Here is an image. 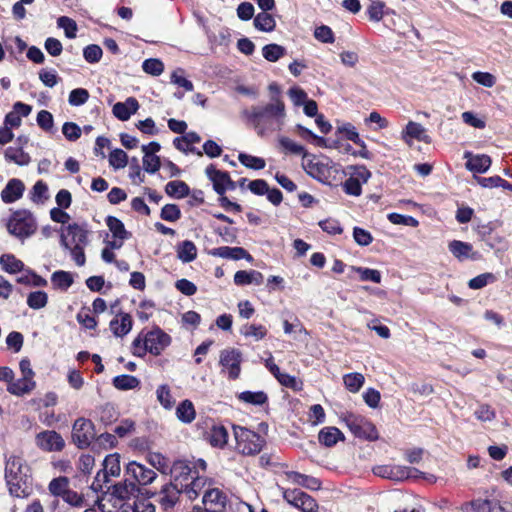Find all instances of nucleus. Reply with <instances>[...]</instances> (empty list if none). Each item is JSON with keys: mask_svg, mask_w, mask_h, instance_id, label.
Returning a JSON list of instances; mask_svg holds the SVG:
<instances>
[{"mask_svg": "<svg viewBox=\"0 0 512 512\" xmlns=\"http://www.w3.org/2000/svg\"><path fill=\"white\" fill-rule=\"evenodd\" d=\"M209 254L214 257H220L223 259H233V260L246 259L248 261L252 260V256L242 247H229V246L217 247V248L210 250Z\"/></svg>", "mask_w": 512, "mask_h": 512, "instance_id": "nucleus-23", "label": "nucleus"}, {"mask_svg": "<svg viewBox=\"0 0 512 512\" xmlns=\"http://www.w3.org/2000/svg\"><path fill=\"white\" fill-rule=\"evenodd\" d=\"M89 99V92L84 88L73 89L68 98V102L71 106H81L85 104Z\"/></svg>", "mask_w": 512, "mask_h": 512, "instance_id": "nucleus-63", "label": "nucleus"}, {"mask_svg": "<svg viewBox=\"0 0 512 512\" xmlns=\"http://www.w3.org/2000/svg\"><path fill=\"white\" fill-rule=\"evenodd\" d=\"M128 163V156L122 149H114L109 155V164L115 169H122Z\"/></svg>", "mask_w": 512, "mask_h": 512, "instance_id": "nucleus-56", "label": "nucleus"}, {"mask_svg": "<svg viewBox=\"0 0 512 512\" xmlns=\"http://www.w3.org/2000/svg\"><path fill=\"white\" fill-rule=\"evenodd\" d=\"M113 385L116 389L126 391V390H132L140 385V380L132 375H118L113 378Z\"/></svg>", "mask_w": 512, "mask_h": 512, "instance_id": "nucleus-43", "label": "nucleus"}, {"mask_svg": "<svg viewBox=\"0 0 512 512\" xmlns=\"http://www.w3.org/2000/svg\"><path fill=\"white\" fill-rule=\"evenodd\" d=\"M463 512H512V501L478 498L462 504Z\"/></svg>", "mask_w": 512, "mask_h": 512, "instance_id": "nucleus-8", "label": "nucleus"}, {"mask_svg": "<svg viewBox=\"0 0 512 512\" xmlns=\"http://www.w3.org/2000/svg\"><path fill=\"white\" fill-rule=\"evenodd\" d=\"M242 116L258 136L265 137L283 128L286 119L285 103L281 98L271 97L266 105L245 109Z\"/></svg>", "mask_w": 512, "mask_h": 512, "instance_id": "nucleus-1", "label": "nucleus"}, {"mask_svg": "<svg viewBox=\"0 0 512 512\" xmlns=\"http://www.w3.org/2000/svg\"><path fill=\"white\" fill-rule=\"evenodd\" d=\"M278 144L285 153H290L293 155H302V158H306L308 156V153L306 152L304 146L296 143L295 141L291 140L286 136H279Z\"/></svg>", "mask_w": 512, "mask_h": 512, "instance_id": "nucleus-40", "label": "nucleus"}, {"mask_svg": "<svg viewBox=\"0 0 512 512\" xmlns=\"http://www.w3.org/2000/svg\"><path fill=\"white\" fill-rule=\"evenodd\" d=\"M370 177L371 172L365 166L353 167L348 179L342 184L344 192L348 195L360 196L362 185L367 183Z\"/></svg>", "mask_w": 512, "mask_h": 512, "instance_id": "nucleus-13", "label": "nucleus"}, {"mask_svg": "<svg viewBox=\"0 0 512 512\" xmlns=\"http://www.w3.org/2000/svg\"><path fill=\"white\" fill-rule=\"evenodd\" d=\"M169 473L176 484L181 489L184 488L185 484L193 479L197 473L195 466L189 460H176L170 467Z\"/></svg>", "mask_w": 512, "mask_h": 512, "instance_id": "nucleus-14", "label": "nucleus"}, {"mask_svg": "<svg viewBox=\"0 0 512 512\" xmlns=\"http://www.w3.org/2000/svg\"><path fill=\"white\" fill-rule=\"evenodd\" d=\"M171 344V337L161 328L155 327L142 331L132 342V353L137 357H144L147 353L159 356Z\"/></svg>", "mask_w": 512, "mask_h": 512, "instance_id": "nucleus-4", "label": "nucleus"}, {"mask_svg": "<svg viewBox=\"0 0 512 512\" xmlns=\"http://www.w3.org/2000/svg\"><path fill=\"white\" fill-rule=\"evenodd\" d=\"M343 438L342 432L336 427H325L320 430L318 435L319 442L326 447L334 446Z\"/></svg>", "mask_w": 512, "mask_h": 512, "instance_id": "nucleus-34", "label": "nucleus"}, {"mask_svg": "<svg viewBox=\"0 0 512 512\" xmlns=\"http://www.w3.org/2000/svg\"><path fill=\"white\" fill-rule=\"evenodd\" d=\"M373 473L376 476L400 482L416 477L420 470L403 465L388 464L374 467Z\"/></svg>", "mask_w": 512, "mask_h": 512, "instance_id": "nucleus-10", "label": "nucleus"}, {"mask_svg": "<svg viewBox=\"0 0 512 512\" xmlns=\"http://www.w3.org/2000/svg\"><path fill=\"white\" fill-rule=\"evenodd\" d=\"M283 498L290 505L301 510L302 512H315L318 508L315 499L300 489L284 490Z\"/></svg>", "mask_w": 512, "mask_h": 512, "instance_id": "nucleus-15", "label": "nucleus"}, {"mask_svg": "<svg viewBox=\"0 0 512 512\" xmlns=\"http://www.w3.org/2000/svg\"><path fill=\"white\" fill-rule=\"evenodd\" d=\"M202 502L214 511H219L225 506L226 495L218 488L208 487L204 491Z\"/></svg>", "mask_w": 512, "mask_h": 512, "instance_id": "nucleus-26", "label": "nucleus"}, {"mask_svg": "<svg viewBox=\"0 0 512 512\" xmlns=\"http://www.w3.org/2000/svg\"><path fill=\"white\" fill-rule=\"evenodd\" d=\"M285 54L286 49L279 44L271 43L262 48V55L269 62H276Z\"/></svg>", "mask_w": 512, "mask_h": 512, "instance_id": "nucleus-47", "label": "nucleus"}, {"mask_svg": "<svg viewBox=\"0 0 512 512\" xmlns=\"http://www.w3.org/2000/svg\"><path fill=\"white\" fill-rule=\"evenodd\" d=\"M448 248L453 256L459 261H464L466 259L477 260L480 258V254L474 251L472 245L467 242L453 240L449 243Z\"/></svg>", "mask_w": 512, "mask_h": 512, "instance_id": "nucleus-21", "label": "nucleus"}, {"mask_svg": "<svg viewBox=\"0 0 512 512\" xmlns=\"http://www.w3.org/2000/svg\"><path fill=\"white\" fill-rule=\"evenodd\" d=\"M139 103L136 98L128 97L124 102H117L112 108L116 118L121 121H127L131 115L137 112Z\"/></svg>", "mask_w": 512, "mask_h": 512, "instance_id": "nucleus-24", "label": "nucleus"}, {"mask_svg": "<svg viewBox=\"0 0 512 512\" xmlns=\"http://www.w3.org/2000/svg\"><path fill=\"white\" fill-rule=\"evenodd\" d=\"M142 68L147 74L159 76L164 71V64L160 59L149 58L143 62Z\"/></svg>", "mask_w": 512, "mask_h": 512, "instance_id": "nucleus-60", "label": "nucleus"}, {"mask_svg": "<svg viewBox=\"0 0 512 512\" xmlns=\"http://www.w3.org/2000/svg\"><path fill=\"white\" fill-rule=\"evenodd\" d=\"M4 156L8 162H14L19 166L28 165L31 160L29 154L20 147H8Z\"/></svg>", "mask_w": 512, "mask_h": 512, "instance_id": "nucleus-37", "label": "nucleus"}, {"mask_svg": "<svg viewBox=\"0 0 512 512\" xmlns=\"http://www.w3.org/2000/svg\"><path fill=\"white\" fill-rule=\"evenodd\" d=\"M24 190L25 185L20 179H10L1 192V199L6 204L14 203L23 196Z\"/></svg>", "mask_w": 512, "mask_h": 512, "instance_id": "nucleus-22", "label": "nucleus"}, {"mask_svg": "<svg viewBox=\"0 0 512 512\" xmlns=\"http://www.w3.org/2000/svg\"><path fill=\"white\" fill-rule=\"evenodd\" d=\"M401 139L409 146H412V140L431 143V137L426 133V129L420 123L409 121L401 132Z\"/></svg>", "mask_w": 512, "mask_h": 512, "instance_id": "nucleus-20", "label": "nucleus"}, {"mask_svg": "<svg viewBox=\"0 0 512 512\" xmlns=\"http://www.w3.org/2000/svg\"><path fill=\"white\" fill-rule=\"evenodd\" d=\"M89 235L90 231L86 224L72 223L61 229L60 244L70 252L79 267L86 263L84 249L89 244Z\"/></svg>", "mask_w": 512, "mask_h": 512, "instance_id": "nucleus-3", "label": "nucleus"}, {"mask_svg": "<svg viewBox=\"0 0 512 512\" xmlns=\"http://www.w3.org/2000/svg\"><path fill=\"white\" fill-rule=\"evenodd\" d=\"M57 25L59 28L64 30L65 36L67 38L73 39L76 37L78 27L73 19L67 16H61L57 19Z\"/></svg>", "mask_w": 512, "mask_h": 512, "instance_id": "nucleus-55", "label": "nucleus"}, {"mask_svg": "<svg viewBox=\"0 0 512 512\" xmlns=\"http://www.w3.org/2000/svg\"><path fill=\"white\" fill-rule=\"evenodd\" d=\"M238 399L244 403L261 406L268 401V396L263 391H244L238 395Z\"/></svg>", "mask_w": 512, "mask_h": 512, "instance_id": "nucleus-46", "label": "nucleus"}, {"mask_svg": "<svg viewBox=\"0 0 512 512\" xmlns=\"http://www.w3.org/2000/svg\"><path fill=\"white\" fill-rule=\"evenodd\" d=\"M342 420L355 437L369 441L378 439V432L375 425L365 417L353 413H346L343 415Z\"/></svg>", "mask_w": 512, "mask_h": 512, "instance_id": "nucleus-7", "label": "nucleus"}, {"mask_svg": "<svg viewBox=\"0 0 512 512\" xmlns=\"http://www.w3.org/2000/svg\"><path fill=\"white\" fill-rule=\"evenodd\" d=\"M51 283L55 289L67 291L74 283L73 275L64 270H58L52 273Z\"/></svg>", "mask_w": 512, "mask_h": 512, "instance_id": "nucleus-35", "label": "nucleus"}, {"mask_svg": "<svg viewBox=\"0 0 512 512\" xmlns=\"http://www.w3.org/2000/svg\"><path fill=\"white\" fill-rule=\"evenodd\" d=\"M177 257L183 263H189L196 259L197 257V248L196 245L190 241L185 240L177 245L176 248Z\"/></svg>", "mask_w": 512, "mask_h": 512, "instance_id": "nucleus-33", "label": "nucleus"}, {"mask_svg": "<svg viewBox=\"0 0 512 512\" xmlns=\"http://www.w3.org/2000/svg\"><path fill=\"white\" fill-rule=\"evenodd\" d=\"M345 388L351 393H357L365 383V377L358 372L348 373L343 376Z\"/></svg>", "mask_w": 512, "mask_h": 512, "instance_id": "nucleus-42", "label": "nucleus"}, {"mask_svg": "<svg viewBox=\"0 0 512 512\" xmlns=\"http://www.w3.org/2000/svg\"><path fill=\"white\" fill-rule=\"evenodd\" d=\"M384 8L385 3L379 0L371 1L368 9L367 14L371 21L379 22L384 17Z\"/></svg>", "mask_w": 512, "mask_h": 512, "instance_id": "nucleus-59", "label": "nucleus"}, {"mask_svg": "<svg viewBox=\"0 0 512 512\" xmlns=\"http://www.w3.org/2000/svg\"><path fill=\"white\" fill-rule=\"evenodd\" d=\"M239 162L247 168L261 170L265 168L266 162L263 158L252 156L245 153L238 155Z\"/></svg>", "mask_w": 512, "mask_h": 512, "instance_id": "nucleus-52", "label": "nucleus"}, {"mask_svg": "<svg viewBox=\"0 0 512 512\" xmlns=\"http://www.w3.org/2000/svg\"><path fill=\"white\" fill-rule=\"evenodd\" d=\"M132 318L128 313H121L110 321V329L114 336L123 337L132 329Z\"/></svg>", "mask_w": 512, "mask_h": 512, "instance_id": "nucleus-27", "label": "nucleus"}, {"mask_svg": "<svg viewBox=\"0 0 512 512\" xmlns=\"http://www.w3.org/2000/svg\"><path fill=\"white\" fill-rule=\"evenodd\" d=\"M181 493H183V490L171 482L162 486L156 494V501L164 510H168L178 502Z\"/></svg>", "mask_w": 512, "mask_h": 512, "instance_id": "nucleus-19", "label": "nucleus"}, {"mask_svg": "<svg viewBox=\"0 0 512 512\" xmlns=\"http://www.w3.org/2000/svg\"><path fill=\"white\" fill-rule=\"evenodd\" d=\"M156 396L159 403L165 409H171L174 406V399L168 385L162 384L156 390Z\"/></svg>", "mask_w": 512, "mask_h": 512, "instance_id": "nucleus-51", "label": "nucleus"}, {"mask_svg": "<svg viewBox=\"0 0 512 512\" xmlns=\"http://www.w3.org/2000/svg\"><path fill=\"white\" fill-rule=\"evenodd\" d=\"M160 217L169 222H175L181 218V211L176 204H166L161 209Z\"/></svg>", "mask_w": 512, "mask_h": 512, "instance_id": "nucleus-64", "label": "nucleus"}, {"mask_svg": "<svg viewBox=\"0 0 512 512\" xmlns=\"http://www.w3.org/2000/svg\"><path fill=\"white\" fill-rule=\"evenodd\" d=\"M254 26L256 29L263 32H271L275 29L276 22L273 16L267 11L258 13L254 18Z\"/></svg>", "mask_w": 512, "mask_h": 512, "instance_id": "nucleus-44", "label": "nucleus"}, {"mask_svg": "<svg viewBox=\"0 0 512 512\" xmlns=\"http://www.w3.org/2000/svg\"><path fill=\"white\" fill-rule=\"evenodd\" d=\"M36 445L47 452L61 451L65 446L62 436L54 430H46L38 433L35 438Z\"/></svg>", "mask_w": 512, "mask_h": 512, "instance_id": "nucleus-18", "label": "nucleus"}, {"mask_svg": "<svg viewBox=\"0 0 512 512\" xmlns=\"http://www.w3.org/2000/svg\"><path fill=\"white\" fill-rule=\"evenodd\" d=\"M36 387L34 379L28 377H21L17 380H13L10 385L7 386V391L15 396H23L30 393Z\"/></svg>", "mask_w": 512, "mask_h": 512, "instance_id": "nucleus-30", "label": "nucleus"}, {"mask_svg": "<svg viewBox=\"0 0 512 512\" xmlns=\"http://www.w3.org/2000/svg\"><path fill=\"white\" fill-rule=\"evenodd\" d=\"M228 441V432L223 426H215L210 432V443L215 447H223Z\"/></svg>", "mask_w": 512, "mask_h": 512, "instance_id": "nucleus-53", "label": "nucleus"}, {"mask_svg": "<svg viewBox=\"0 0 512 512\" xmlns=\"http://www.w3.org/2000/svg\"><path fill=\"white\" fill-rule=\"evenodd\" d=\"M495 281L496 276L493 273L487 272L470 279L468 282V287L473 290H478L488 284L494 283Z\"/></svg>", "mask_w": 512, "mask_h": 512, "instance_id": "nucleus-54", "label": "nucleus"}, {"mask_svg": "<svg viewBox=\"0 0 512 512\" xmlns=\"http://www.w3.org/2000/svg\"><path fill=\"white\" fill-rule=\"evenodd\" d=\"M330 163L327 158L319 159L313 155L308 154L306 158H303L302 167L305 172L313 177L314 179L325 182L330 176Z\"/></svg>", "mask_w": 512, "mask_h": 512, "instance_id": "nucleus-12", "label": "nucleus"}, {"mask_svg": "<svg viewBox=\"0 0 512 512\" xmlns=\"http://www.w3.org/2000/svg\"><path fill=\"white\" fill-rule=\"evenodd\" d=\"M30 194L34 203H44L48 199V186L41 180L37 181Z\"/></svg>", "mask_w": 512, "mask_h": 512, "instance_id": "nucleus-57", "label": "nucleus"}, {"mask_svg": "<svg viewBox=\"0 0 512 512\" xmlns=\"http://www.w3.org/2000/svg\"><path fill=\"white\" fill-rule=\"evenodd\" d=\"M287 477L292 483L303 486L310 490H318L321 487V482L317 478L304 475L299 472H288Z\"/></svg>", "mask_w": 512, "mask_h": 512, "instance_id": "nucleus-32", "label": "nucleus"}, {"mask_svg": "<svg viewBox=\"0 0 512 512\" xmlns=\"http://www.w3.org/2000/svg\"><path fill=\"white\" fill-rule=\"evenodd\" d=\"M263 280V274L257 270H239L234 274V283L237 286L261 285Z\"/></svg>", "mask_w": 512, "mask_h": 512, "instance_id": "nucleus-28", "label": "nucleus"}, {"mask_svg": "<svg viewBox=\"0 0 512 512\" xmlns=\"http://www.w3.org/2000/svg\"><path fill=\"white\" fill-rule=\"evenodd\" d=\"M94 424L86 418H78L72 427V440L78 448L88 447L95 438Z\"/></svg>", "mask_w": 512, "mask_h": 512, "instance_id": "nucleus-11", "label": "nucleus"}, {"mask_svg": "<svg viewBox=\"0 0 512 512\" xmlns=\"http://www.w3.org/2000/svg\"><path fill=\"white\" fill-rule=\"evenodd\" d=\"M24 274L17 278V282L27 286L46 287L48 281L31 269H24Z\"/></svg>", "mask_w": 512, "mask_h": 512, "instance_id": "nucleus-39", "label": "nucleus"}, {"mask_svg": "<svg viewBox=\"0 0 512 512\" xmlns=\"http://www.w3.org/2000/svg\"><path fill=\"white\" fill-rule=\"evenodd\" d=\"M48 303V295L45 291H33L27 296V305L34 310L44 308Z\"/></svg>", "mask_w": 512, "mask_h": 512, "instance_id": "nucleus-48", "label": "nucleus"}, {"mask_svg": "<svg viewBox=\"0 0 512 512\" xmlns=\"http://www.w3.org/2000/svg\"><path fill=\"white\" fill-rule=\"evenodd\" d=\"M106 475L109 477H117L120 475L121 466H120V456L117 453L110 454L105 457L103 461V469Z\"/></svg>", "mask_w": 512, "mask_h": 512, "instance_id": "nucleus-45", "label": "nucleus"}, {"mask_svg": "<svg viewBox=\"0 0 512 512\" xmlns=\"http://www.w3.org/2000/svg\"><path fill=\"white\" fill-rule=\"evenodd\" d=\"M106 225L111 231L113 238H128L129 233L126 231L123 222L114 216L106 218Z\"/></svg>", "mask_w": 512, "mask_h": 512, "instance_id": "nucleus-49", "label": "nucleus"}, {"mask_svg": "<svg viewBox=\"0 0 512 512\" xmlns=\"http://www.w3.org/2000/svg\"><path fill=\"white\" fill-rule=\"evenodd\" d=\"M241 334L245 337H252L256 341L262 340L267 335V329L263 325L247 324L241 328Z\"/></svg>", "mask_w": 512, "mask_h": 512, "instance_id": "nucleus-50", "label": "nucleus"}, {"mask_svg": "<svg viewBox=\"0 0 512 512\" xmlns=\"http://www.w3.org/2000/svg\"><path fill=\"white\" fill-rule=\"evenodd\" d=\"M233 433L236 441L235 449L243 455L252 456L260 453L265 444L263 437L245 427L234 425Z\"/></svg>", "mask_w": 512, "mask_h": 512, "instance_id": "nucleus-6", "label": "nucleus"}, {"mask_svg": "<svg viewBox=\"0 0 512 512\" xmlns=\"http://www.w3.org/2000/svg\"><path fill=\"white\" fill-rule=\"evenodd\" d=\"M242 353L235 348L224 349L220 352L219 364L222 367L221 373L228 379L236 380L241 373Z\"/></svg>", "mask_w": 512, "mask_h": 512, "instance_id": "nucleus-9", "label": "nucleus"}, {"mask_svg": "<svg viewBox=\"0 0 512 512\" xmlns=\"http://www.w3.org/2000/svg\"><path fill=\"white\" fill-rule=\"evenodd\" d=\"M148 462L161 473H168L170 470V465L166 457H164L160 453H150L148 455Z\"/></svg>", "mask_w": 512, "mask_h": 512, "instance_id": "nucleus-58", "label": "nucleus"}, {"mask_svg": "<svg viewBox=\"0 0 512 512\" xmlns=\"http://www.w3.org/2000/svg\"><path fill=\"white\" fill-rule=\"evenodd\" d=\"M205 172L208 179L213 183V189L217 194L223 195L227 190L236 188V183L232 181L230 175L225 171L216 169L213 164L207 166Z\"/></svg>", "mask_w": 512, "mask_h": 512, "instance_id": "nucleus-17", "label": "nucleus"}, {"mask_svg": "<svg viewBox=\"0 0 512 512\" xmlns=\"http://www.w3.org/2000/svg\"><path fill=\"white\" fill-rule=\"evenodd\" d=\"M479 183L481 186L486 188L502 187L504 189L512 191V184L502 179L500 176L480 178Z\"/></svg>", "mask_w": 512, "mask_h": 512, "instance_id": "nucleus-61", "label": "nucleus"}, {"mask_svg": "<svg viewBox=\"0 0 512 512\" xmlns=\"http://www.w3.org/2000/svg\"><path fill=\"white\" fill-rule=\"evenodd\" d=\"M103 55L99 45L90 44L83 49V57L88 63H98Z\"/></svg>", "mask_w": 512, "mask_h": 512, "instance_id": "nucleus-62", "label": "nucleus"}, {"mask_svg": "<svg viewBox=\"0 0 512 512\" xmlns=\"http://www.w3.org/2000/svg\"><path fill=\"white\" fill-rule=\"evenodd\" d=\"M6 226L8 232L22 242L31 237L37 230L36 219L28 210L13 212Z\"/></svg>", "mask_w": 512, "mask_h": 512, "instance_id": "nucleus-5", "label": "nucleus"}, {"mask_svg": "<svg viewBox=\"0 0 512 512\" xmlns=\"http://www.w3.org/2000/svg\"><path fill=\"white\" fill-rule=\"evenodd\" d=\"M137 491L135 483L126 476L124 481L112 486L111 495L118 500L124 501L130 499Z\"/></svg>", "mask_w": 512, "mask_h": 512, "instance_id": "nucleus-29", "label": "nucleus"}, {"mask_svg": "<svg viewBox=\"0 0 512 512\" xmlns=\"http://www.w3.org/2000/svg\"><path fill=\"white\" fill-rule=\"evenodd\" d=\"M464 158L467 159L466 168L474 173H485L491 166V158L485 154L473 156L471 152H465Z\"/></svg>", "mask_w": 512, "mask_h": 512, "instance_id": "nucleus-25", "label": "nucleus"}, {"mask_svg": "<svg viewBox=\"0 0 512 512\" xmlns=\"http://www.w3.org/2000/svg\"><path fill=\"white\" fill-rule=\"evenodd\" d=\"M206 486L207 479L197 473L193 479L185 484L182 490L190 500H194L200 495L201 492H204L207 489Z\"/></svg>", "mask_w": 512, "mask_h": 512, "instance_id": "nucleus-31", "label": "nucleus"}, {"mask_svg": "<svg viewBox=\"0 0 512 512\" xmlns=\"http://www.w3.org/2000/svg\"><path fill=\"white\" fill-rule=\"evenodd\" d=\"M176 416L183 423H191L196 417L193 403L188 399L183 400L176 408Z\"/></svg>", "mask_w": 512, "mask_h": 512, "instance_id": "nucleus-41", "label": "nucleus"}, {"mask_svg": "<svg viewBox=\"0 0 512 512\" xmlns=\"http://www.w3.org/2000/svg\"><path fill=\"white\" fill-rule=\"evenodd\" d=\"M167 195L173 198L181 199L189 195V186L181 180L170 181L165 186Z\"/></svg>", "mask_w": 512, "mask_h": 512, "instance_id": "nucleus-38", "label": "nucleus"}, {"mask_svg": "<svg viewBox=\"0 0 512 512\" xmlns=\"http://www.w3.org/2000/svg\"><path fill=\"white\" fill-rule=\"evenodd\" d=\"M0 265L1 268L10 274H16L18 272L24 271V263L17 259L13 254H3L0 256Z\"/></svg>", "mask_w": 512, "mask_h": 512, "instance_id": "nucleus-36", "label": "nucleus"}, {"mask_svg": "<svg viewBox=\"0 0 512 512\" xmlns=\"http://www.w3.org/2000/svg\"><path fill=\"white\" fill-rule=\"evenodd\" d=\"M5 481L10 495L24 498L30 494L31 473L23 458L11 455L6 459Z\"/></svg>", "mask_w": 512, "mask_h": 512, "instance_id": "nucleus-2", "label": "nucleus"}, {"mask_svg": "<svg viewBox=\"0 0 512 512\" xmlns=\"http://www.w3.org/2000/svg\"><path fill=\"white\" fill-rule=\"evenodd\" d=\"M125 476L138 485L146 486L151 484L157 477L154 470L147 468L146 466L131 461L125 468Z\"/></svg>", "mask_w": 512, "mask_h": 512, "instance_id": "nucleus-16", "label": "nucleus"}]
</instances>
